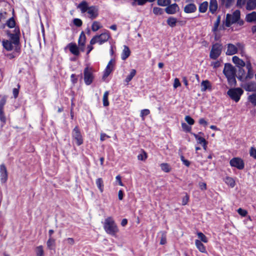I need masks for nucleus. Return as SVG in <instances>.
<instances>
[{
  "label": "nucleus",
  "mask_w": 256,
  "mask_h": 256,
  "mask_svg": "<svg viewBox=\"0 0 256 256\" xmlns=\"http://www.w3.org/2000/svg\"><path fill=\"white\" fill-rule=\"evenodd\" d=\"M78 8L80 10L82 13L87 12L88 17L91 20L96 18L98 16V8L97 6H88L86 1H82L78 6Z\"/></svg>",
  "instance_id": "1"
},
{
  "label": "nucleus",
  "mask_w": 256,
  "mask_h": 256,
  "mask_svg": "<svg viewBox=\"0 0 256 256\" xmlns=\"http://www.w3.org/2000/svg\"><path fill=\"white\" fill-rule=\"evenodd\" d=\"M104 229L106 234L115 236L119 230L114 220L111 216L105 219L103 223Z\"/></svg>",
  "instance_id": "2"
},
{
  "label": "nucleus",
  "mask_w": 256,
  "mask_h": 256,
  "mask_svg": "<svg viewBox=\"0 0 256 256\" xmlns=\"http://www.w3.org/2000/svg\"><path fill=\"white\" fill-rule=\"evenodd\" d=\"M236 69L231 64L227 63L224 64L223 73L228 79V84L232 86L236 84Z\"/></svg>",
  "instance_id": "3"
},
{
  "label": "nucleus",
  "mask_w": 256,
  "mask_h": 256,
  "mask_svg": "<svg viewBox=\"0 0 256 256\" xmlns=\"http://www.w3.org/2000/svg\"><path fill=\"white\" fill-rule=\"evenodd\" d=\"M240 12L239 10H235L232 14H227L226 20V26L227 27H230L231 24L236 22L240 25H242L244 24L243 21L239 20L240 19Z\"/></svg>",
  "instance_id": "4"
},
{
  "label": "nucleus",
  "mask_w": 256,
  "mask_h": 256,
  "mask_svg": "<svg viewBox=\"0 0 256 256\" xmlns=\"http://www.w3.org/2000/svg\"><path fill=\"white\" fill-rule=\"evenodd\" d=\"M110 37L108 32H106L101 34L100 35H96L94 36L90 41L91 44H94L96 43H98L102 44L104 42H107Z\"/></svg>",
  "instance_id": "5"
},
{
  "label": "nucleus",
  "mask_w": 256,
  "mask_h": 256,
  "mask_svg": "<svg viewBox=\"0 0 256 256\" xmlns=\"http://www.w3.org/2000/svg\"><path fill=\"white\" fill-rule=\"evenodd\" d=\"M243 93V90L240 88H230L227 92L229 96L236 102L240 100Z\"/></svg>",
  "instance_id": "6"
},
{
  "label": "nucleus",
  "mask_w": 256,
  "mask_h": 256,
  "mask_svg": "<svg viewBox=\"0 0 256 256\" xmlns=\"http://www.w3.org/2000/svg\"><path fill=\"white\" fill-rule=\"evenodd\" d=\"M72 141L77 146H80L83 144L84 140L80 128L76 126L72 131Z\"/></svg>",
  "instance_id": "7"
},
{
  "label": "nucleus",
  "mask_w": 256,
  "mask_h": 256,
  "mask_svg": "<svg viewBox=\"0 0 256 256\" xmlns=\"http://www.w3.org/2000/svg\"><path fill=\"white\" fill-rule=\"evenodd\" d=\"M222 50V45L216 43L212 45L210 52V57L213 60H216L221 54Z\"/></svg>",
  "instance_id": "8"
},
{
  "label": "nucleus",
  "mask_w": 256,
  "mask_h": 256,
  "mask_svg": "<svg viewBox=\"0 0 256 256\" xmlns=\"http://www.w3.org/2000/svg\"><path fill=\"white\" fill-rule=\"evenodd\" d=\"M230 164L232 167H234L239 170H243L244 168V160L239 157H235L230 161Z\"/></svg>",
  "instance_id": "9"
},
{
  "label": "nucleus",
  "mask_w": 256,
  "mask_h": 256,
  "mask_svg": "<svg viewBox=\"0 0 256 256\" xmlns=\"http://www.w3.org/2000/svg\"><path fill=\"white\" fill-rule=\"evenodd\" d=\"M84 81L86 85L90 84L94 79L92 70V68L86 67L84 71Z\"/></svg>",
  "instance_id": "10"
},
{
  "label": "nucleus",
  "mask_w": 256,
  "mask_h": 256,
  "mask_svg": "<svg viewBox=\"0 0 256 256\" xmlns=\"http://www.w3.org/2000/svg\"><path fill=\"white\" fill-rule=\"evenodd\" d=\"M7 97L2 96L0 100V120L4 124L6 122V117L4 112V106L6 102Z\"/></svg>",
  "instance_id": "11"
},
{
  "label": "nucleus",
  "mask_w": 256,
  "mask_h": 256,
  "mask_svg": "<svg viewBox=\"0 0 256 256\" xmlns=\"http://www.w3.org/2000/svg\"><path fill=\"white\" fill-rule=\"evenodd\" d=\"M194 136V138L196 140L197 143L201 144L204 150H206L207 148L208 142L206 139L202 136H204V133L200 132L198 134H196L194 133H192Z\"/></svg>",
  "instance_id": "12"
},
{
  "label": "nucleus",
  "mask_w": 256,
  "mask_h": 256,
  "mask_svg": "<svg viewBox=\"0 0 256 256\" xmlns=\"http://www.w3.org/2000/svg\"><path fill=\"white\" fill-rule=\"evenodd\" d=\"M10 41H11L14 44L16 50L18 51L20 50L18 35L17 34H10Z\"/></svg>",
  "instance_id": "13"
},
{
  "label": "nucleus",
  "mask_w": 256,
  "mask_h": 256,
  "mask_svg": "<svg viewBox=\"0 0 256 256\" xmlns=\"http://www.w3.org/2000/svg\"><path fill=\"white\" fill-rule=\"evenodd\" d=\"M180 8L178 5L174 3L170 4L167 6V7L165 8V12L166 14H175L177 12H178Z\"/></svg>",
  "instance_id": "14"
},
{
  "label": "nucleus",
  "mask_w": 256,
  "mask_h": 256,
  "mask_svg": "<svg viewBox=\"0 0 256 256\" xmlns=\"http://www.w3.org/2000/svg\"><path fill=\"white\" fill-rule=\"evenodd\" d=\"M0 180L2 183H4L8 180V172L6 167L4 164L0 166Z\"/></svg>",
  "instance_id": "15"
},
{
  "label": "nucleus",
  "mask_w": 256,
  "mask_h": 256,
  "mask_svg": "<svg viewBox=\"0 0 256 256\" xmlns=\"http://www.w3.org/2000/svg\"><path fill=\"white\" fill-rule=\"evenodd\" d=\"M114 60L112 59L108 63L104 74V78H106L111 73L114 68Z\"/></svg>",
  "instance_id": "16"
},
{
  "label": "nucleus",
  "mask_w": 256,
  "mask_h": 256,
  "mask_svg": "<svg viewBox=\"0 0 256 256\" xmlns=\"http://www.w3.org/2000/svg\"><path fill=\"white\" fill-rule=\"evenodd\" d=\"M2 46L7 51H12L15 50V46L11 41L9 40H3Z\"/></svg>",
  "instance_id": "17"
},
{
  "label": "nucleus",
  "mask_w": 256,
  "mask_h": 256,
  "mask_svg": "<svg viewBox=\"0 0 256 256\" xmlns=\"http://www.w3.org/2000/svg\"><path fill=\"white\" fill-rule=\"evenodd\" d=\"M197 8L194 3H190L185 6L184 8V12L190 14L194 12L196 10Z\"/></svg>",
  "instance_id": "18"
},
{
  "label": "nucleus",
  "mask_w": 256,
  "mask_h": 256,
  "mask_svg": "<svg viewBox=\"0 0 256 256\" xmlns=\"http://www.w3.org/2000/svg\"><path fill=\"white\" fill-rule=\"evenodd\" d=\"M242 88L247 92H253L256 90V84L254 82H248L244 84Z\"/></svg>",
  "instance_id": "19"
},
{
  "label": "nucleus",
  "mask_w": 256,
  "mask_h": 256,
  "mask_svg": "<svg viewBox=\"0 0 256 256\" xmlns=\"http://www.w3.org/2000/svg\"><path fill=\"white\" fill-rule=\"evenodd\" d=\"M238 52L237 47L232 44H228V49L226 52V55L232 56L236 54Z\"/></svg>",
  "instance_id": "20"
},
{
  "label": "nucleus",
  "mask_w": 256,
  "mask_h": 256,
  "mask_svg": "<svg viewBox=\"0 0 256 256\" xmlns=\"http://www.w3.org/2000/svg\"><path fill=\"white\" fill-rule=\"evenodd\" d=\"M68 46L69 48L70 51L72 54L76 56L79 55V49L76 44L70 43Z\"/></svg>",
  "instance_id": "21"
},
{
  "label": "nucleus",
  "mask_w": 256,
  "mask_h": 256,
  "mask_svg": "<svg viewBox=\"0 0 256 256\" xmlns=\"http://www.w3.org/2000/svg\"><path fill=\"white\" fill-rule=\"evenodd\" d=\"M201 86L202 92H205L206 90H212V84L208 80H202L201 82Z\"/></svg>",
  "instance_id": "22"
},
{
  "label": "nucleus",
  "mask_w": 256,
  "mask_h": 256,
  "mask_svg": "<svg viewBox=\"0 0 256 256\" xmlns=\"http://www.w3.org/2000/svg\"><path fill=\"white\" fill-rule=\"evenodd\" d=\"M130 54V50L129 48L124 45V49L121 54V58L122 60H126Z\"/></svg>",
  "instance_id": "23"
},
{
  "label": "nucleus",
  "mask_w": 256,
  "mask_h": 256,
  "mask_svg": "<svg viewBox=\"0 0 256 256\" xmlns=\"http://www.w3.org/2000/svg\"><path fill=\"white\" fill-rule=\"evenodd\" d=\"M218 8V2L216 0H210L209 6V10L210 12L214 14Z\"/></svg>",
  "instance_id": "24"
},
{
  "label": "nucleus",
  "mask_w": 256,
  "mask_h": 256,
  "mask_svg": "<svg viewBox=\"0 0 256 256\" xmlns=\"http://www.w3.org/2000/svg\"><path fill=\"white\" fill-rule=\"evenodd\" d=\"M195 244L197 248L201 252L203 253H207L206 247L202 244V242L198 240H195Z\"/></svg>",
  "instance_id": "25"
},
{
  "label": "nucleus",
  "mask_w": 256,
  "mask_h": 256,
  "mask_svg": "<svg viewBox=\"0 0 256 256\" xmlns=\"http://www.w3.org/2000/svg\"><path fill=\"white\" fill-rule=\"evenodd\" d=\"M232 60L233 62L238 67H244L245 66V62L237 56H233Z\"/></svg>",
  "instance_id": "26"
},
{
  "label": "nucleus",
  "mask_w": 256,
  "mask_h": 256,
  "mask_svg": "<svg viewBox=\"0 0 256 256\" xmlns=\"http://www.w3.org/2000/svg\"><path fill=\"white\" fill-rule=\"evenodd\" d=\"M256 7V0H248L246 4V8L250 10H254Z\"/></svg>",
  "instance_id": "27"
},
{
  "label": "nucleus",
  "mask_w": 256,
  "mask_h": 256,
  "mask_svg": "<svg viewBox=\"0 0 256 256\" xmlns=\"http://www.w3.org/2000/svg\"><path fill=\"white\" fill-rule=\"evenodd\" d=\"M246 20L248 22H253L256 21V12H253L246 16Z\"/></svg>",
  "instance_id": "28"
},
{
  "label": "nucleus",
  "mask_w": 256,
  "mask_h": 256,
  "mask_svg": "<svg viewBox=\"0 0 256 256\" xmlns=\"http://www.w3.org/2000/svg\"><path fill=\"white\" fill-rule=\"evenodd\" d=\"M177 22V19L172 16L168 18L166 20L168 24L172 28H174L176 26Z\"/></svg>",
  "instance_id": "29"
},
{
  "label": "nucleus",
  "mask_w": 256,
  "mask_h": 256,
  "mask_svg": "<svg viewBox=\"0 0 256 256\" xmlns=\"http://www.w3.org/2000/svg\"><path fill=\"white\" fill-rule=\"evenodd\" d=\"M208 4L207 2H204L200 4L199 6L198 10L200 12L204 13L208 10Z\"/></svg>",
  "instance_id": "30"
},
{
  "label": "nucleus",
  "mask_w": 256,
  "mask_h": 256,
  "mask_svg": "<svg viewBox=\"0 0 256 256\" xmlns=\"http://www.w3.org/2000/svg\"><path fill=\"white\" fill-rule=\"evenodd\" d=\"M224 182L232 188H234L236 185L235 180L233 178L229 176H226L224 179Z\"/></svg>",
  "instance_id": "31"
},
{
  "label": "nucleus",
  "mask_w": 256,
  "mask_h": 256,
  "mask_svg": "<svg viewBox=\"0 0 256 256\" xmlns=\"http://www.w3.org/2000/svg\"><path fill=\"white\" fill-rule=\"evenodd\" d=\"M20 52V50L18 51H16L15 49V50H13L12 52L6 54L5 56L11 60L18 56L19 55Z\"/></svg>",
  "instance_id": "32"
},
{
  "label": "nucleus",
  "mask_w": 256,
  "mask_h": 256,
  "mask_svg": "<svg viewBox=\"0 0 256 256\" xmlns=\"http://www.w3.org/2000/svg\"><path fill=\"white\" fill-rule=\"evenodd\" d=\"M46 246L48 249L52 250L55 246V240L52 238H49L46 242Z\"/></svg>",
  "instance_id": "33"
},
{
  "label": "nucleus",
  "mask_w": 256,
  "mask_h": 256,
  "mask_svg": "<svg viewBox=\"0 0 256 256\" xmlns=\"http://www.w3.org/2000/svg\"><path fill=\"white\" fill-rule=\"evenodd\" d=\"M136 70L134 69H132L130 70V74L126 76L124 81L126 83L128 84L136 74Z\"/></svg>",
  "instance_id": "34"
},
{
  "label": "nucleus",
  "mask_w": 256,
  "mask_h": 256,
  "mask_svg": "<svg viewBox=\"0 0 256 256\" xmlns=\"http://www.w3.org/2000/svg\"><path fill=\"white\" fill-rule=\"evenodd\" d=\"M102 28V26L98 21H94L92 25V30L93 32H96Z\"/></svg>",
  "instance_id": "35"
},
{
  "label": "nucleus",
  "mask_w": 256,
  "mask_h": 256,
  "mask_svg": "<svg viewBox=\"0 0 256 256\" xmlns=\"http://www.w3.org/2000/svg\"><path fill=\"white\" fill-rule=\"evenodd\" d=\"M96 184L101 192L104 191V183L102 178H98L96 180Z\"/></svg>",
  "instance_id": "36"
},
{
  "label": "nucleus",
  "mask_w": 256,
  "mask_h": 256,
  "mask_svg": "<svg viewBox=\"0 0 256 256\" xmlns=\"http://www.w3.org/2000/svg\"><path fill=\"white\" fill-rule=\"evenodd\" d=\"M108 94L109 92L108 91H106L103 95L102 102L104 106H108L109 105V102L108 100Z\"/></svg>",
  "instance_id": "37"
},
{
  "label": "nucleus",
  "mask_w": 256,
  "mask_h": 256,
  "mask_svg": "<svg viewBox=\"0 0 256 256\" xmlns=\"http://www.w3.org/2000/svg\"><path fill=\"white\" fill-rule=\"evenodd\" d=\"M36 256H44V250L42 246H38L36 248Z\"/></svg>",
  "instance_id": "38"
},
{
  "label": "nucleus",
  "mask_w": 256,
  "mask_h": 256,
  "mask_svg": "<svg viewBox=\"0 0 256 256\" xmlns=\"http://www.w3.org/2000/svg\"><path fill=\"white\" fill-rule=\"evenodd\" d=\"M86 42V36L84 32H82L79 37L78 44L80 46H84Z\"/></svg>",
  "instance_id": "39"
},
{
  "label": "nucleus",
  "mask_w": 256,
  "mask_h": 256,
  "mask_svg": "<svg viewBox=\"0 0 256 256\" xmlns=\"http://www.w3.org/2000/svg\"><path fill=\"white\" fill-rule=\"evenodd\" d=\"M248 100L254 106H256V95L255 94L250 95Z\"/></svg>",
  "instance_id": "40"
},
{
  "label": "nucleus",
  "mask_w": 256,
  "mask_h": 256,
  "mask_svg": "<svg viewBox=\"0 0 256 256\" xmlns=\"http://www.w3.org/2000/svg\"><path fill=\"white\" fill-rule=\"evenodd\" d=\"M171 2L170 0H158L157 3L158 6H165L169 5Z\"/></svg>",
  "instance_id": "41"
},
{
  "label": "nucleus",
  "mask_w": 256,
  "mask_h": 256,
  "mask_svg": "<svg viewBox=\"0 0 256 256\" xmlns=\"http://www.w3.org/2000/svg\"><path fill=\"white\" fill-rule=\"evenodd\" d=\"M197 235L198 236V238L200 239V240L201 242H202L204 243L208 242V238L203 233H202V232H198L197 233Z\"/></svg>",
  "instance_id": "42"
},
{
  "label": "nucleus",
  "mask_w": 256,
  "mask_h": 256,
  "mask_svg": "<svg viewBox=\"0 0 256 256\" xmlns=\"http://www.w3.org/2000/svg\"><path fill=\"white\" fill-rule=\"evenodd\" d=\"M161 169L164 172H168L170 171V168L167 163H162L160 164Z\"/></svg>",
  "instance_id": "43"
},
{
  "label": "nucleus",
  "mask_w": 256,
  "mask_h": 256,
  "mask_svg": "<svg viewBox=\"0 0 256 256\" xmlns=\"http://www.w3.org/2000/svg\"><path fill=\"white\" fill-rule=\"evenodd\" d=\"M7 26L10 28H13L15 26L16 22L13 18H10L6 22Z\"/></svg>",
  "instance_id": "44"
},
{
  "label": "nucleus",
  "mask_w": 256,
  "mask_h": 256,
  "mask_svg": "<svg viewBox=\"0 0 256 256\" xmlns=\"http://www.w3.org/2000/svg\"><path fill=\"white\" fill-rule=\"evenodd\" d=\"M147 157L146 153L144 150L138 156V160L142 161L145 160L147 158Z\"/></svg>",
  "instance_id": "45"
},
{
  "label": "nucleus",
  "mask_w": 256,
  "mask_h": 256,
  "mask_svg": "<svg viewBox=\"0 0 256 256\" xmlns=\"http://www.w3.org/2000/svg\"><path fill=\"white\" fill-rule=\"evenodd\" d=\"M222 4H224L227 8H230L234 2V0H222Z\"/></svg>",
  "instance_id": "46"
},
{
  "label": "nucleus",
  "mask_w": 256,
  "mask_h": 256,
  "mask_svg": "<svg viewBox=\"0 0 256 256\" xmlns=\"http://www.w3.org/2000/svg\"><path fill=\"white\" fill-rule=\"evenodd\" d=\"M162 236L160 241V244H164L166 242V232H160Z\"/></svg>",
  "instance_id": "47"
},
{
  "label": "nucleus",
  "mask_w": 256,
  "mask_h": 256,
  "mask_svg": "<svg viewBox=\"0 0 256 256\" xmlns=\"http://www.w3.org/2000/svg\"><path fill=\"white\" fill-rule=\"evenodd\" d=\"M153 12L156 15H161L163 14V9L158 7H154L153 8Z\"/></svg>",
  "instance_id": "48"
},
{
  "label": "nucleus",
  "mask_w": 256,
  "mask_h": 256,
  "mask_svg": "<svg viewBox=\"0 0 256 256\" xmlns=\"http://www.w3.org/2000/svg\"><path fill=\"white\" fill-rule=\"evenodd\" d=\"M220 23V16H218L217 18V19H216V21L215 22L214 24V28H212V30L214 32H216L218 30V27L219 26Z\"/></svg>",
  "instance_id": "49"
},
{
  "label": "nucleus",
  "mask_w": 256,
  "mask_h": 256,
  "mask_svg": "<svg viewBox=\"0 0 256 256\" xmlns=\"http://www.w3.org/2000/svg\"><path fill=\"white\" fill-rule=\"evenodd\" d=\"M182 130L186 132H190L191 130V127L186 123L182 122Z\"/></svg>",
  "instance_id": "50"
},
{
  "label": "nucleus",
  "mask_w": 256,
  "mask_h": 256,
  "mask_svg": "<svg viewBox=\"0 0 256 256\" xmlns=\"http://www.w3.org/2000/svg\"><path fill=\"white\" fill-rule=\"evenodd\" d=\"M150 114V111L148 109H144L140 112V116L144 119V117Z\"/></svg>",
  "instance_id": "51"
},
{
  "label": "nucleus",
  "mask_w": 256,
  "mask_h": 256,
  "mask_svg": "<svg viewBox=\"0 0 256 256\" xmlns=\"http://www.w3.org/2000/svg\"><path fill=\"white\" fill-rule=\"evenodd\" d=\"M184 119L190 125H192L194 123V120L189 116H186Z\"/></svg>",
  "instance_id": "52"
},
{
  "label": "nucleus",
  "mask_w": 256,
  "mask_h": 256,
  "mask_svg": "<svg viewBox=\"0 0 256 256\" xmlns=\"http://www.w3.org/2000/svg\"><path fill=\"white\" fill-rule=\"evenodd\" d=\"M237 212L239 214H240V216H245L248 214V212L246 210H244L242 208H239L237 210Z\"/></svg>",
  "instance_id": "53"
},
{
  "label": "nucleus",
  "mask_w": 256,
  "mask_h": 256,
  "mask_svg": "<svg viewBox=\"0 0 256 256\" xmlns=\"http://www.w3.org/2000/svg\"><path fill=\"white\" fill-rule=\"evenodd\" d=\"M73 22L75 26H78V27L80 26L82 24V20L79 18H74L73 20Z\"/></svg>",
  "instance_id": "54"
},
{
  "label": "nucleus",
  "mask_w": 256,
  "mask_h": 256,
  "mask_svg": "<svg viewBox=\"0 0 256 256\" xmlns=\"http://www.w3.org/2000/svg\"><path fill=\"white\" fill-rule=\"evenodd\" d=\"M254 76V72L252 70H248L246 78L252 79Z\"/></svg>",
  "instance_id": "55"
},
{
  "label": "nucleus",
  "mask_w": 256,
  "mask_h": 256,
  "mask_svg": "<svg viewBox=\"0 0 256 256\" xmlns=\"http://www.w3.org/2000/svg\"><path fill=\"white\" fill-rule=\"evenodd\" d=\"M250 156L256 159V149L254 148H251L250 150Z\"/></svg>",
  "instance_id": "56"
},
{
  "label": "nucleus",
  "mask_w": 256,
  "mask_h": 256,
  "mask_svg": "<svg viewBox=\"0 0 256 256\" xmlns=\"http://www.w3.org/2000/svg\"><path fill=\"white\" fill-rule=\"evenodd\" d=\"M189 200V196L186 194V196L183 198L182 200V205H186Z\"/></svg>",
  "instance_id": "57"
},
{
  "label": "nucleus",
  "mask_w": 256,
  "mask_h": 256,
  "mask_svg": "<svg viewBox=\"0 0 256 256\" xmlns=\"http://www.w3.org/2000/svg\"><path fill=\"white\" fill-rule=\"evenodd\" d=\"M180 86V82L178 78H176L174 80V88H177L178 87Z\"/></svg>",
  "instance_id": "58"
},
{
  "label": "nucleus",
  "mask_w": 256,
  "mask_h": 256,
  "mask_svg": "<svg viewBox=\"0 0 256 256\" xmlns=\"http://www.w3.org/2000/svg\"><path fill=\"white\" fill-rule=\"evenodd\" d=\"M199 187L200 188L201 190H204L206 189V184L205 182H199Z\"/></svg>",
  "instance_id": "59"
},
{
  "label": "nucleus",
  "mask_w": 256,
  "mask_h": 256,
  "mask_svg": "<svg viewBox=\"0 0 256 256\" xmlns=\"http://www.w3.org/2000/svg\"><path fill=\"white\" fill-rule=\"evenodd\" d=\"M245 66L248 70H252V66L250 60L246 61V63H245Z\"/></svg>",
  "instance_id": "60"
},
{
  "label": "nucleus",
  "mask_w": 256,
  "mask_h": 256,
  "mask_svg": "<svg viewBox=\"0 0 256 256\" xmlns=\"http://www.w3.org/2000/svg\"><path fill=\"white\" fill-rule=\"evenodd\" d=\"M70 245H73L74 244V240L73 238H68L65 240Z\"/></svg>",
  "instance_id": "61"
},
{
  "label": "nucleus",
  "mask_w": 256,
  "mask_h": 256,
  "mask_svg": "<svg viewBox=\"0 0 256 256\" xmlns=\"http://www.w3.org/2000/svg\"><path fill=\"white\" fill-rule=\"evenodd\" d=\"M198 122L200 124L203 125L204 126L208 125V122L204 118H200Z\"/></svg>",
  "instance_id": "62"
},
{
  "label": "nucleus",
  "mask_w": 256,
  "mask_h": 256,
  "mask_svg": "<svg viewBox=\"0 0 256 256\" xmlns=\"http://www.w3.org/2000/svg\"><path fill=\"white\" fill-rule=\"evenodd\" d=\"M246 2V0H238L237 6L240 7H242Z\"/></svg>",
  "instance_id": "63"
},
{
  "label": "nucleus",
  "mask_w": 256,
  "mask_h": 256,
  "mask_svg": "<svg viewBox=\"0 0 256 256\" xmlns=\"http://www.w3.org/2000/svg\"><path fill=\"white\" fill-rule=\"evenodd\" d=\"M212 66L214 68H218V67H219L220 66V62L218 61L213 62L212 64Z\"/></svg>",
  "instance_id": "64"
}]
</instances>
